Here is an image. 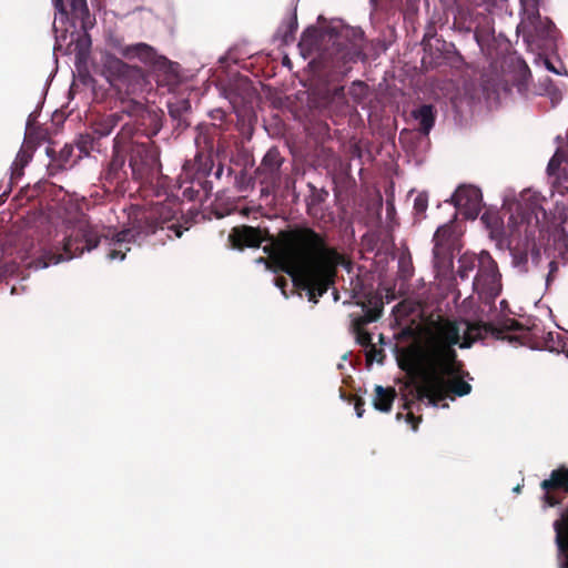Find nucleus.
Segmentation results:
<instances>
[{"label": "nucleus", "instance_id": "f257e3e1", "mask_svg": "<svg viewBox=\"0 0 568 568\" xmlns=\"http://www.w3.org/2000/svg\"><path fill=\"white\" fill-rule=\"evenodd\" d=\"M268 240L264 252L314 304L335 284L338 266H351L346 256L328 244L326 234L305 224L281 230Z\"/></svg>", "mask_w": 568, "mask_h": 568}, {"label": "nucleus", "instance_id": "f03ea898", "mask_svg": "<svg viewBox=\"0 0 568 568\" xmlns=\"http://www.w3.org/2000/svg\"><path fill=\"white\" fill-rule=\"evenodd\" d=\"M467 328L463 336L455 321H438L434 331L425 337L404 348L398 357V366L414 367L427 364H436L444 367L448 361L456 362L457 352L454 346L469 348L476 341L484 339L488 335L498 336L501 332L491 323L466 322Z\"/></svg>", "mask_w": 568, "mask_h": 568}, {"label": "nucleus", "instance_id": "7ed1b4c3", "mask_svg": "<svg viewBox=\"0 0 568 568\" xmlns=\"http://www.w3.org/2000/svg\"><path fill=\"white\" fill-rule=\"evenodd\" d=\"M318 40L316 28L304 31L300 47L308 52L318 51V62L334 79L344 78L363 54L364 32L359 28L344 26L338 30L332 29Z\"/></svg>", "mask_w": 568, "mask_h": 568}, {"label": "nucleus", "instance_id": "20e7f679", "mask_svg": "<svg viewBox=\"0 0 568 568\" xmlns=\"http://www.w3.org/2000/svg\"><path fill=\"white\" fill-rule=\"evenodd\" d=\"M176 202H156L149 206L133 205L128 213L126 227L114 234L106 254L109 260H123L130 251L129 244L145 239L173 221L176 215Z\"/></svg>", "mask_w": 568, "mask_h": 568}, {"label": "nucleus", "instance_id": "39448f33", "mask_svg": "<svg viewBox=\"0 0 568 568\" xmlns=\"http://www.w3.org/2000/svg\"><path fill=\"white\" fill-rule=\"evenodd\" d=\"M402 369L418 383L416 386L417 398H427L434 406L447 397L454 399L455 396L462 397L471 392V385L456 376L459 372L457 361H448L444 367L427 364Z\"/></svg>", "mask_w": 568, "mask_h": 568}, {"label": "nucleus", "instance_id": "423d86ee", "mask_svg": "<svg viewBox=\"0 0 568 568\" xmlns=\"http://www.w3.org/2000/svg\"><path fill=\"white\" fill-rule=\"evenodd\" d=\"M63 253L54 256V263L71 260L81 255L84 251L95 248L101 235L98 229L91 225L87 214L78 207H73L63 219Z\"/></svg>", "mask_w": 568, "mask_h": 568}, {"label": "nucleus", "instance_id": "0eeeda50", "mask_svg": "<svg viewBox=\"0 0 568 568\" xmlns=\"http://www.w3.org/2000/svg\"><path fill=\"white\" fill-rule=\"evenodd\" d=\"M134 131L135 128L130 125ZM129 168L132 179L135 181H148L155 178L161 172L160 149L151 139H136V132L130 142Z\"/></svg>", "mask_w": 568, "mask_h": 568}, {"label": "nucleus", "instance_id": "6e6552de", "mask_svg": "<svg viewBox=\"0 0 568 568\" xmlns=\"http://www.w3.org/2000/svg\"><path fill=\"white\" fill-rule=\"evenodd\" d=\"M126 59H139L142 63L150 67L156 74L159 82L168 85L176 84L179 81V64L172 62L166 57L159 54L158 51L143 42L126 45L121 50Z\"/></svg>", "mask_w": 568, "mask_h": 568}, {"label": "nucleus", "instance_id": "1a4fd4ad", "mask_svg": "<svg viewBox=\"0 0 568 568\" xmlns=\"http://www.w3.org/2000/svg\"><path fill=\"white\" fill-rule=\"evenodd\" d=\"M134 132L130 125L123 124L113 139L112 156L104 171V180L111 185H121L129 178L125 162Z\"/></svg>", "mask_w": 568, "mask_h": 568}, {"label": "nucleus", "instance_id": "9d476101", "mask_svg": "<svg viewBox=\"0 0 568 568\" xmlns=\"http://www.w3.org/2000/svg\"><path fill=\"white\" fill-rule=\"evenodd\" d=\"M434 266L439 271H446L453 266L454 253L459 250V234L455 220L440 225L433 236Z\"/></svg>", "mask_w": 568, "mask_h": 568}, {"label": "nucleus", "instance_id": "9b49d317", "mask_svg": "<svg viewBox=\"0 0 568 568\" xmlns=\"http://www.w3.org/2000/svg\"><path fill=\"white\" fill-rule=\"evenodd\" d=\"M123 112L129 118L123 124L132 125L136 129V139H151L156 135L162 128L161 115L146 108L143 103L131 100L123 106Z\"/></svg>", "mask_w": 568, "mask_h": 568}, {"label": "nucleus", "instance_id": "f8f14e48", "mask_svg": "<svg viewBox=\"0 0 568 568\" xmlns=\"http://www.w3.org/2000/svg\"><path fill=\"white\" fill-rule=\"evenodd\" d=\"M473 291L486 301H495L501 292V274L489 252L481 251V266L471 282Z\"/></svg>", "mask_w": 568, "mask_h": 568}, {"label": "nucleus", "instance_id": "ddd939ff", "mask_svg": "<svg viewBox=\"0 0 568 568\" xmlns=\"http://www.w3.org/2000/svg\"><path fill=\"white\" fill-rule=\"evenodd\" d=\"M102 73L112 87L124 88L126 91L135 90L143 80L141 68L130 65L111 54L104 58Z\"/></svg>", "mask_w": 568, "mask_h": 568}, {"label": "nucleus", "instance_id": "4468645a", "mask_svg": "<svg viewBox=\"0 0 568 568\" xmlns=\"http://www.w3.org/2000/svg\"><path fill=\"white\" fill-rule=\"evenodd\" d=\"M517 29L518 32L523 33L528 44H537L539 47L540 41L554 38L556 27L548 18L542 19L539 12L537 19H532L531 11H528L523 13L521 21Z\"/></svg>", "mask_w": 568, "mask_h": 568}, {"label": "nucleus", "instance_id": "2eb2a0df", "mask_svg": "<svg viewBox=\"0 0 568 568\" xmlns=\"http://www.w3.org/2000/svg\"><path fill=\"white\" fill-rule=\"evenodd\" d=\"M383 301L372 296L367 304L363 303L364 314L353 318L352 328L356 336V342L366 349L373 344L372 335L365 329L369 323L376 322L383 314Z\"/></svg>", "mask_w": 568, "mask_h": 568}, {"label": "nucleus", "instance_id": "dca6fc26", "mask_svg": "<svg viewBox=\"0 0 568 568\" xmlns=\"http://www.w3.org/2000/svg\"><path fill=\"white\" fill-rule=\"evenodd\" d=\"M70 2L71 13L75 19L81 20V28L84 33L77 41L78 54H84L91 47V39L88 34V28L92 26L90 21L89 8L85 0H68ZM55 10L67 17L68 11L63 0H53Z\"/></svg>", "mask_w": 568, "mask_h": 568}, {"label": "nucleus", "instance_id": "f3484780", "mask_svg": "<svg viewBox=\"0 0 568 568\" xmlns=\"http://www.w3.org/2000/svg\"><path fill=\"white\" fill-rule=\"evenodd\" d=\"M282 164L283 158L280 151L276 148H271L255 171V176L264 189H273L280 183Z\"/></svg>", "mask_w": 568, "mask_h": 568}, {"label": "nucleus", "instance_id": "a211bd4d", "mask_svg": "<svg viewBox=\"0 0 568 568\" xmlns=\"http://www.w3.org/2000/svg\"><path fill=\"white\" fill-rule=\"evenodd\" d=\"M452 203L458 210H464L467 217L475 219L481 209V193L475 186H459L452 196Z\"/></svg>", "mask_w": 568, "mask_h": 568}, {"label": "nucleus", "instance_id": "6ab92c4d", "mask_svg": "<svg viewBox=\"0 0 568 568\" xmlns=\"http://www.w3.org/2000/svg\"><path fill=\"white\" fill-rule=\"evenodd\" d=\"M540 488L544 491L541 500L549 507L561 504L564 498L568 495L564 475H561L559 467L551 470L549 478L540 483Z\"/></svg>", "mask_w": 568, "mask_h": 568}, {"label": "nucleus", "instance_id": "aec40b11", "mask_svg": "<svg viewBox=\"0 0 568 568\" xmlns=\"http://www.w3.org/2000/svg\"><path fill=\"white\" fill-rule=\"evenodd\" d=\"M229 241L234 248L243 250L244 247H260L264 237L260 229L241 225L232 229Z\"/></svg>", "mask_w": 568, "mask_h": 568}, {"label": "nucleus", "instance_id": "412c9836", "mask_svg": "<svg viewBox=\"0 0 568 568\" xmlns=\"http://www.w3.org/2000/svg\"><path fill=\"white\" fill-rule=\"evenodd\" d=\"M212 149H213V146L210 145L209 151L197 152L194 158V163H193L195 179L197 180L199 184L201 186H203L206 194L212 189L211 182H209L206 180H204L202 182L201 180L210 176L213 172L214 160H213Z\"/></svg>", "mask_w": 568, "mask_h": 568}, {"label": "nucleus", "instance_id": "4be33fe9", "mask_svg": "<svg viewBox=\"0 0 568 568\" xmlns=\"http://www.w3.org/2000/svg\"><path fill=\"white\" fill-rule=\"evenodd\" d=\"M74 146L72 144H65L59 153L53 148H47V154L51 161L48 165L49 175H55L59 172L72 168L77 160H73Z\"/></svg>", "mask_w": 568, "mask_h": 568}, {"label": "nucleus", "instance_id": "5701e85b", "mask_svg": "<svg viewBox=\"0 0 568 568\" xmlns=\"http://www.w3.org/2000/svg\"><path fill=\"white\" fill-rule=\"evenodd\" d=\"M124 114L122 110L121 112H113L98 118L91 124L92 132L99 140L108 136L116 126L123 125L125 122Z\"/></svg>", "mask_w": 568, "mask_h": 568}, {"label": "nucleus", "instance_id": "b1692460", "mask_svg": "<svg viewBox=\"0 0 568 568\" xmlns=\"http://www.w3.org/2000/svg\"><path fill=\"white\" fill-rule=\"evenodd\" d=\"M410 115L418 122L417 131L427 136L435 125L437 111L433 104H422L412 110Z\"/></svg>", "mask_w": 568, "mask_h": 568}, {"label": "nucleus", "instance_id": "393cba45", "mask_svg": "<svg viewBox=\"0 0 568 568\" xmlns=\"http://www.w3.org/2000/svg\"><path fill=\"white\" fill-rule=\"evenodd\" d=\"M310 195L306 197V213L312 219H322L323 209L322 204L328 197V192L325 189H317L312 183H308Z\"/></svg>", "mask_w": 568, "mask_h": 568}, {"label": "nucleus", "instance_id": "a878e982", "mask_svg": "<svg viewBox=\"0 0 568 568\" xmlns=\"http://www.w3.org/2000/svg\"><path fill=\"white\" fill-rule=\"evenodd\" d=\"M480 266H481V252L478 255L474 254V253H464L458 258V268H457L456 274L460 280L465 281L470 277V275H471V273H474V271H476V273H477L478 270L480 268Z\"/></svg>", "mask_w": 568, "mask_h": 568}, {"label": "nucleus", "instance_id": "bb28decb", "mask_svg": "<svg viewBox=\"0 0 568 568\" xmlns=\"http://www.w3.org/2000/svg\"><path fill=\"white\" fill-rule=\"evenodd\" d=\"M395 397H396L395 388H393V387L385 388L381 385H376L375 397L373 400L375 409H377L382 413L390 412Z\"/></svg>", "mask_w": 568, "mask_h": 568}, {"label": "nucleus", "instance_id": "cd10ccee", "mask_svg": "<svg viewBox=\"0 0 568 568\" xmlns=\"http://www.w3.org/2000/svg\"><path fill=\"white\" fill-rule=\"evenodd\" d=\"M531 78V72L523 60H517L516 62V72L514 75L513 84L517 88L519 93H524L527 91L528 82Z\"/></svg>", "mask_w": 568, "mask_h": 568}, {"label": "nucleus", "instance_id": "c85d7f7f", "mask_svg": "<svg viewBox=\"0 0 568 568\" xmlns=\"http://www.w3.org/2000/svg\"><path fill=\"white\" fill-rule=\"evenodd\" d=\"M77 148L83 155H89L91 151H100V140L93 132L80 134L77 140Z\"/></svg>", "mask_w": 568, "mask_h": 568}, {"label": "nucleus", "instance_id": "c756f323", "mask_svg": "<svg viewBox=\"0 0 568 568\" xmlns=\"http://www.w3.org/2000/svg\"><path fill=\"white\" fill-rule=\"evenodd\" d=\"M557 542L562 551L568 550V508L564 511L561 520L555 523Z\"/></svg>", "mask_w": 568, "mask_h": 568}, {"label": "nucleus", "instance_id": "7c9ffc66", "mask_svg": "<svg viewBox=\"0 0 568 568\" xmlns=\"http://www.w3.org/2000/svg\"><path fill=\"white\" fill-rule=\"evenodd\" d=\"M32 158V152L27 149H21L17 156L14 162L12 163V172H11V179H19L23 174L24 166L29 163V161Z\"/></svg>", "mask_w": 568, "mask_h": 568}, {"label": "nucleus", "instance_id": "2f4dec72", "mask_svg": "<svg viewBox=\"0 0 568 568\" xmlns=\"http://www.w3.org/2000/svg\"><path fill=\"white\" fill-rule=\"evenodd\" d=\"M566 339V333L548 332L544 338L545 347L550 352L562 353L561 345Z\"/></svg>", "mask_w": 568, "mask_h": 568}, {"label": "nucleus", "instance_id": "473e14b6", "mask_svg": "<svg viewBox=\"0 0 568 568\" xmlns=\"http://www.w3.org/2000/svg\"><path fill=\"white\" fill-rule=\"evenodd\" d=\"M513 257V265L520 272L528 271V253L525 250L515 248L510 251Z\"/></svg>", "mask_w": 568, "mask_h": 568}, {"label": "nucleus", "instance_id": "72a5a7b5", "mask_svg": "<svg viewBox=\"0 0 568 568\" xmlns=\"http://www.w3.org/2000/svg\"><path fill=\"white\" fill-rule=\"evenodd\" d=\"M282 29H284L282 39L284 43H290L294 40V34L297 30V19L296 16L291 17L286 23L278 30V32H282Z\"/></svg>", "mask_w": 568, "mask_h": 568}, {"label": "nucleus", "instance_id": "f704fd0d", "mask_svg": "<svg viewBox=\"0 0 568 568\" xmlns=\"http://www.w3.org/2000/svg\"><path fill=\"white\" fill-rule=\"evenodd\" d=\"M385 356L384 349L377 348L375 344H372L366 351V361L368 364H372L374 361L382 364Z\"/></svg>", "mask_w": 568, "mask_h": 568}, {"label": "nucleus", "instance_id": "c9c22d12", "mask_svg": "<svg viewBox=\"0 0 568 568\" xmlns=\"http://www.w3.org/2000/svg\"><path fill=\"white\" fill-rule=\"evenodd\" d=\"M190 102L187 100H182L175 104L169 105V113L173 119H178L181 121L182 113L190 109Z\"/></svg>", "mask_w": 568, "mask_h": 568}, {"label": "nucleus", "instance_id": "e433bc0d", "mask_svg": "<svg viewBox=\"0 0 568 568\" xmlns=\"http://www.w3.org/2000/svg\"><path fill=\"white\" fill-rule=\"evenodd\" d=\"M367 85L363 81H354L349 88V94L359 102L366 94Z\"/></svg>", "mask_w": 568, "mask_h": 568}, {"label": "nucleus", "instance_id": "4c0bfd02", "mask_svg": "<svg viewBox=\"0 0 568 568\" xmlns=\"http://www.w3.org/2000/svg\"><path fill=\"white\" fill-rule=\"evenodd\" d=\"M521 12H528L531 11V18L537 19L538 16V9L540 6L541 0H519Z\"/></svg>", "mask_w": 568, "mask_h": 568}, {"label": "nucleus", "instance_id": "58836bf2", "mask_svg": "<svg viewBox=\"0 0 568 568\" xmlns=\"http://www.w3.org/2000/svg\"><path fill=\"white\" fill-rule=\"evenodd\" d=\"M428 207V196L425 193H419L414 200V210L416 214H425Z\"/></svg>", "mask_w": 568, "mask_h": 568}, {"label": "nucleus", "instance_id": "ea45409f", "mask_svg": "<svg viewBox=\"0 0 568 568\" xmlns=\"http://www.w3.org/2000/svg\"><path fill=\"white\" fill-rule=\"evenodd\" d=\"M414 404L413 400H408L406 397H405V403L403 405V408L408 410L407 415H406V420L408 423L412 424L413 426V429L416 430L417 429V425L418 423L422 420V417H416L412 412H410V407L412 405Z\"/></svg>", "mask_w": 568, "mask_h": 568}, {"label": "nucleus", "instance_id": "a19ab883", "mask_svg": "<svg viewBox=\"0 0 568 568\" xmlns=\"http://www.w3.org/2000/svg\"><path fill=\"white\" fill-rule=\"evenodd\" d=\"M529 210H530V214L534 215L537 221L539 219V213H541L542 216L546 215V212L542 209V206L539 204V199L536 195L531 196V199H530Z\"/></svg>", "mask_w": 568, "mask_h": 568}, {"label": "nucleus", "instance_id": "79ce46f5", "mask_svg": "<svg viewBox=\"0 0 568 568\" xmlns=\"http://www.w3.org/2000/svg\"><path fill=\"white\" fill-rule=\"evenodd\" d=\"M549 272H548V275H547V285H549V282L552 280V277L555 276V273L558 271V264L556 261H550L549 264Z\"/></svg>", "mask_w": 568, "mask_h": 568}, {"label": "nucleus", "instance_id": "37998d69", "mask_svg": "<svg viewBox=\"0 0 568 568\" xmlns=\"http://www.w3.org/2000/svg\"><path fill=\"white\" fill-rule=\"evenodd\" d=\"M364 405H365V402L358 397L355 402V410H356V415L357 417H362L365 409H364Z\"/></svg>", "mask_w": 568, "mask_h": 568}, {"label": "nucleus", "instance_id": "c03bdc74", "mask_svg": "<svg viewBox=\"0 0 568 568\" xmlns=\"http://www.w3.org/2000/svg\"><path fill=\"white\" fill-rule=\"evenodd\" d=\"M168 230L170 231H173L174 232V236L176 239H180L183 234V229L181 225H178V224H171V225H168Z\"/></svg>", "mask_w": 568, "mask_h": 568}, {"label": "nucleus", "instance_id": "a18cd8bd", "mask_svg": "<svg viewBox=\"0 0 568 568\" xmlns=\"http://www.w3.org/2000/svg\"><path fill=\"white\" fill-rule=\"evenodd\" d=\"M275 285L282 290L283 293H285V287L287 286V280L283 276L275 277Z\"/></svg>", "mask_w": 568, "mask_h": 568}, {"label": "nucleus", "instance_id": "49530a36", "mask_svg": "<svg viewBox=\"0 0 568 568\" xmlns=\"http://www.w3.org/2000/svg\"><path fill=\"white\" fill-rule=\"evenodd\" d=\"M223 172H224V168H223V164H219L215 169V171L213 172L215 179L220 180L223 175Z\"/></svg>", "mask_w": 568, "mask_h": 568}, {"label": "nucleus", "instance_id": "de8ad7c7", "mask_svg": "<svg viewBox=\"0 0 568 568\" xmlns=\"http://www.w3.org/2000/svg\"><path fill=\"white\" fill-rule=\"evenodd\" d=\"M224 116H225V113L222 110H215L214 111V114H213L214 119L223 120Z\"/></svg>", "mask_w": 568, "mask_h": 568}, {"label": "nucleus", "instance_id": "09e8293b", "mask_svg": "<svg viewBox=\"0 0 568 568\" xmlns=\"http://www.w3.org/2000/svg\"><path fill=\"white\" fill-rule=\"evenodd\" d=\"M334 95L338 97V98L344 97V87L335 88L334 89Z\"/></svg>", "mask_w": 568, "mask_h": 568}, {"label": "nucleus", "instance_id": "8fccbe9b", "mask_svg": "<svg viewBox=\"0 0 568 568\" xmlns=\"http://www.w3.org/2000/svg\"><path fill=\"white\" fill-rule=\"evenodd\" d=\"M561 352L564 354H566V356L568 357V335L567 334H566L565 343H564V345H561Z\"/></svg>", "mask_w": 568, "mask_h": 568}, {"label": "nucleus", "instance_id": "3c124183", "mask_svg": "<svg viewBox=\"0 0 568 568\" xmlns=\"http://www.w3.org/2000/svg\"><path fill=\"white\" fill-rule=\"evenodd\" d=\"M183 194L187 196L190 200L194 199V191L192 189H185Z\"/></svg>", "mask_w": 568, "mask_h": 568}, {"label": "nucleus", "instance_id": "603ef678", "mask_svg": "<svg viewBox=\"0 0 568 568\" xmlns=\"http://www.w3.org/2000/svg\"><path fill=\"white\" fill-rule=\"evenodd\" d=\"M554 166H556L555 159H551L548 164V170H551Z\"/></svg>", "mask_w": 568, "mask_h": 568}, {"label": "nucleus", "instance_id": "864d4df0", "mask_svg": "<svg viewBox=\"0 0 568 568\" xmlns=\"http://www.w3.org/2000/svg\"><path fill=\"white\" fill-rule=\"evenodd\" d=\"M554 166H556L555 159H551L548 164V170H551Z\"/></svg>", "mask_w": 568, "mask_h": 568}, {"label": "nucleus", "instance_id": "5fc2aeb1", "mask_svg": "<svg viewBox=\"0 0 568 568\" xmlns=\"http://www.w3.org/2000/svg\"><path fill=\"white\" fill-rule=\"evenodd\" d=\"M402 416H403V414H402V413H397V416H396V417L399 419V418H402Z\"/></svg>", "mask_w": 568, "mask_h": 568}, {"label": "nucleus", "instance_id": "6e6d98bb", "mask_svg": "<svg viewBox=\"0 0 568 568\" xmlns=\"http://www.w3.org/2000/svg\"><path fill=\"white\" fill-rule=\"evenodd\" d=\"M514 490L518 493L520 490V486H517Z\"/></svg>", "mask_w": 568, "mask_h": 568}, {"label": "nucleus", "instance_id": "4d7b16f0", "mask_svg": "<svg viewBox=\"0 0 568 568\" xmlns=\"http://www.w3.org/2000/svg\"><path fill=\"white\" fill-rule=\"evenodd\" d=\"M564 568H568V564H566Z\"/></svg>", "mask_w": 568, "mask_h": 568}]
</instances>
